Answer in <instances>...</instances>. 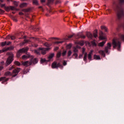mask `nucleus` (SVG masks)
<instances>
[{"label": "nucleus", "mask_w": 124, "mask_h": 124, "mask_svg": "<svg viewBox=\"0 0 124 124\" xmlns=\"http://www.w3.org/2000/svg\"><path fill=\"white\" fill-rule=\"evenodd\" d=\"M66 54V51H64L62 52V56L63 57H64V56H65V55Z\"/></svg>", "instance_id": "nucleus-41"}, {"label": "nucleus", "mask_w": 124, "mask_h": 124, "mask_svg": "<svg viewBox=\"0 0 124 124\" xmlns=\"http://www.w3.org/2000/svg\"><path fill=\"white\" fill-rule=\"evenodd\" d=\"M5 74L6 76H11V75L12 76V73H11V72L9 71L6 72Z\"/></svg>", "instance_id": "nucleus-21"}, {"label": "nucleus", "mask_w": 124, "mask_h": 124, "mask_svg": "<svg viewBox=\"0 0 124 124\" xmlns=\"http://www.w3.org/2000/svg\"><path fill=\"white\" fill-rule=\"evenodd\" d=\"M107 11L108 12V13H111V10L110 9H108Z\"/></svg>", "instance_id": "nucleus-59"}, {"label": "nucleus", "mask_w": 124, "mask_h": 124, "mask_svg": "<svg viewBox=\"0 0 124 124\" xmlns=\"http://www.w3.org/2000/svg\"><path fill=\"white\" fill-rule=\"evenodd\" d=\"M14 68H15L14 66H11L9 67V70H12V69H14Z\"/></svg>", "instance_id": "nucleus-42"}, {"label": "nucleus", "mask_w": 124, "mask_h": 124, "mask_svg": "<svg viewBox=\"0 0 124 124\" xmlns=\"http://www.w3.org/2000/svg\"><path fill=\"white\" fill-rule=\"evenodd\" d=\"M73 36H74V34H72V35H70L68 36V37L69 38H72V37H73Z\"/></svg>", "instance_id": "nucleus-45"}, {"label": "nucleus", "mask_w": 124, "mask_h": 124, "mask_svg": "<svg viewBox=\"0 0 124 124\" xmlns=\"http://www.w3.org/2000/svg\"><path fill=\"white\" fill-rule=\"evenodd\" d=\"M99 38L101 40H103L105 39V37L103 36V35H102L101 36H99Z\"/></svg>", "instance_id": "nucleus-30"}, {"label": "nucleus", "mask_w": 124, "mask_h": 124, "mask_svg": "<svg viewBox=\"0 0 124 124\" xmlns=\"http://www.w3.org/2000/svg\"><path fill=\"white\" fill-rule=\"evenodd\" d=\"M67 54L68 57H70V56H71V54H72V52L71 51V50H69Z\"/></svg>", "instance_id": "nucleus-36"}, {"label": "nucleus", "mask_w": 124, "mask_h": 124, "mask_svg": "<svg viewBox=\"0 0 124 124\" xmlns=\"http://www.w3.org/2000/svg\"><path fill=\"white\" fill-rule=\"evenodd\" d=\"M31 56L30 54H28L27 55H23L22 56V60H28V59H30Z\"/></svg>", "instance_id": "nucleus-9"}, {"label": "nucleus", "mask_w": 124, "mask_h": 124, "mask_svg": "<svg viewBox=\"0 0 124 124\" xmlns=\"http://www.w3.org/2000/svg\"><path fill=\"white\" fill-rule=\"evenodd\" d=\"M64 41H60V42H56L55 43V44H62V43H63V42H64V41H65V40H67L66 39H63Z\"/></svg>", "instance_id": "nucleus-23"}, {"label": "nucleus", "mask_w": 124, "mask_h": 124, "mask_svg": "<svg viewBox=\"0 0 124 124\" xmlns=\"http://www.w3.org/2000/svg\"><path fill=\"white\" fill-rule=\"evenodd\" d=\"M29 47H26L25 48H22V49H19L16 54L17 57L19 58V57L21 56V54L28 52V51H29Z\"/></svg>", "instance_id": "nucleus-2"}, {"label": "nucleus", "mask_w": 124, "mask_h": 124, "mask_svg": "<svg viewBox=\"0 0 124 124\" xmlns=\"http://www.w3.org/2000/svg\"><path fill=\"white\" fill-rule=\"evenodd\" d=\"M101 35H103V32H102V31H100V32H99V36H101Z\"/></svg>", "instance_id": "nucleus-48"}, {"label": "nucleus", "mask_w": 124, "mask_h": 124, "mask_svg": "<svg viewBox=\"0 0 124 124\" xmlns=\"http://www.w3.org/2000/svg\"><path fill=\"white\" fill-rule=\"evenodd\" d=\"M13 21H14L15 22H17V18H13Z\"/></svg>", "instance_id": "nucleus-57"}, {"label": "nucleus", "mask_w": 124, "mask_h": 124, "mask_svg": "<svg viewBox=\"0 0 124 124\" xmlns=\"http://www.w3.org/2000/svg\"><path fill=\"white\" fill-rule=\"evenodd\" d=\"M101 29L102 30H106V27H105V26H102L101 27Z\"/></svg>", "instance_id": "nucleus-52"}, {"label": "nucleus", "mask_w": 124, "mask_h": 124, "mask_svg": "<svg viewBox=\"0 0 124 124\" xmlns=\"http://www.w3.org/2000/svg\"><path fill=\"white\" fill-rule=\"evenodd\" d=\"M71 47H72V44H69L67 45L66 46L67 49H70L71 48Z\"/></svg>", "instance_id": "nucleus-29"}, {"label": "nucleus", "mask_w": 124, "mask_h": 124, "mask_svg": "<svg viewBox=\"0 0 124 124\" xmlns=\"http://www.w3.org/2000/svg\"><path fill=\"white\" fill-rule=\"evenodd\" d=\"M123 15V13H120V12H118L117 13V16L118 18H121L122 17V16Z\"/></svg>", "instance_id": "nucleus-31"}, {"label": "nucleus", "mask_w": 124, "mask_h": 124, "mask_svg": "<svg viewBox=\"0 0 124 124\" xmlns=\"http://www.w3.org/2000/svg\"><path fill=\"white\" fill-rule=\"evenodd\" d=\"M87 37L88 38H93V34L90 32H88L86 34Z\"/></svg>", "instance_id": "nucleus-14"}, {"label": "nucleus", "mask_w": 124, "mask_h": 124, "mask_svg": "<svg viewBox=\"0 0 124 124\" xmlns=\"http://www.w3.org/2000/svg\"><path fill=\"white\" fill-rule=\"evenodd\" d=\"M24 41L25 42L21 43L20 45H24L25 43H28V42H30V40L27 39H25Z\"/></svg>", "instance_id": "nucleus-27"}, {"label": "nucleus", "mask_w": 124, "mask_h": 124, "mask_svg": "<svg viewBox=\"0 0 124 124\" xmlns=\"http://www.w3.org/2000/svg\"><path fill=\"white\" fill-rule=\"evenodd\" d=\"M11 42H6V45H7V46H8V45H10L11 44Z\"/></svg>", "instance_id": "nucleus-50"}, {"label": "nucleus", "mask_w": 124, "mask_h": 124, "mask_svg": "<svg viewBox=\"0 0 124 124\" xmlns=\"http://www.w3.org/2000/svg\"><path fill=\"white\" fill-rule=\"evenodd\" d=\"M54 39H57V38H55V37H50L48 38V40H47V41H53V40H54Z\"/></svg>", "instance_id": "nucleus-24"}, {"label": "nucleus", "mask_w": 124, "mask_h": 124, "mask_svg": "<svg viewBox=\"0 0 124 124\" xmlns=\"http://www.w3.org/2000/svg\"><path fill=\"white\" fill-rule=\"evenodd\" d=\"M99 54H100L103 57H105V53H104V51L103 50H99L98 51Z\"/></svg>", "instance_id": "nucleus-17"}, {"label": "nucleus", "mask_w": 124, "mask_h": 124, "mask_svg": "<svg viewBox=\"0 0 124 124\" xmlns=\"http://www.w3.org/2000/svg\"><path fill=\"white\" fill-rule=\"evenodd\" d=\"M7 51H9V47H5L2 49L3 53L4 52H7Z\"/></svg>", "instance_id": "nucleus-25"}, {"label": "nucleus", "mask_w": 124, "mask_h": 124, "mask_svg": "<svg viewBox=\"0 0 124 124\" xmlns=\"http://www.w3.org/2000/svg\"><path fill=\"white\" fill-rule=\"evenodd\" d=\"M93 59L94 60H100V56L99 55H94Z\"/></svg>", "instance_id": "nucleus-19"}, {"label": "nucleus", "mask_w": 124, "mask_h": 124, "mask_svg": "<svg viewBox=\"0 0 124 124\" xmlns=\"http://www.w3.org/2000/svg\"><path fill=\"white\" fill-rule=\"evenodd\" d=\"M28 5V3H23L20 5V8H24V7H27Z\"/></svg>", "instance_id": "nucleus-12"}, {"label": "nucleus", "mask_w": 124, "mask_h": 124, "mask_svg": "<svg viewBox=\"0 0 124 124\" xmlns=\"http://www.w3.org/2000/svg\"><path fill=\"white\" fill-rule=\"evenodd\" d=\"M86 51V48H82V53L83 54H85V53H86V52H85Z\"/></svg>", "instance_id": "nucleus-38"}, {"label": "nucleus", "mask_w": 124, "mask_h": 124, "mask_svg": "<svg viewBox=\"0 0 124 124\" xmlns=\"http://www.w3.org/2000/svg\"><path fill=\"white\" fill-rule=\"evenodd\" d=\"M59 49V47L57 46L54 48V51H57Z\"/></svg>", "instance_id": "nucleus-58"}, {"label": "nucleus", "mask_w": 124, "mask_h": 124, "mask_svg": "<svg viewBox=\"0 0 124 124\" xmlns=\"http://www.w3.org/2000/svg\"><path fill=\"white\" fill-rule=\"evenodd\" d=\"M41 1L42 3H43L44 2H45V0H41Z\"/></svg>", "instance_id": "nucleus-64"}, {"label": "nucleus", "mask_w": 124, "mask_h": 124, "mask_svg": "<svg viewBox=\"0 0 124 124\" xmlns=\"http://www.w3.org/2000/svg\"><path fill=\"white\" fill-rule=\"evenodd\" d=\"M5 10H6V11H9L10 10V6L5 7Z\"/></svg>", "instance_id": "nucleus-34"}, {"label": "nucleus", "mask_w": 124, "mask_h": 124, "mask_svg": "<svg viewBox=\"0 0 124 124\" xmlns=\"http://www.w3.org/2000/svg\"><path fill=\"white\" fill-rule=\"evenodd\" d=\"M0 7H5V4H1L0 5Z\"/></svg>", "instance_id": "nucleus-55"}, {"label": "nucleus", "mask_w": 124, "mask_h": 124, "mask_svg": "<svg viewBox=\"0 0 124 124\" xmlns=\"http://www.w3.org/2000/svg\"><path fill=\"white\" fill-rule=\"evenodd\" d=\"M5 45H6V41H5V42L1 43V46L2 47H3V46H5Z\"/></svg>", "instance_id": "nucleus-32"}, {"label": "nucleus", "mask_w": 124, "mask_h": 124, "mask_svg": "<svg viewBox=\"0 0 124 124\" xmlns=\"http://www.w3.org/2000/svg\"><path fill=\"white\" fill-rule=\"evenodd\" d=\"M7 55H9V57L8 58L7 61H6V66L9 65L10 63L13 62V53L11 52H8L7 53Z\"/></svg>", "instance_id": "nucleus-1"}, {"label": "nucleus", "mask_w": 124, "mask_h": 124, "mask_svg": "<svg viewBox=\"0 0 124 124\" xmlns=\"http://www.w3.org/2000/svg\"><path fill=\"white\" fill-rule=\"evenodd\" d=\"M51 48L50 47L43 48H39V50L41 51L42 55H46V51H49Z\"/></svg>", "instance_id": "nucleus-7"}, {"label": "nucleus", "mask_w": 124, "mask_h": 124, "mask_svg": "<svg viewBox=\"0 0 124 124\" xmlns=\"http://www.w3.org/2000/svg\"><path fill=\"white\" fill-rule=\"evenodd\" d=\"M73 52L74 53H78V48L76 47H73Z\"/></svg>", "instance_id": "nucleus-28"}, {"label": "nucleus", "mask_w": 124, "mask_h": 124, "mask_svg": "<svg viewBox=\"0 0 124 124\" xmlns=\"http://www.w3.org/2000/svg\"><path fill=\"white\" fill-rule=\"evenodd\" d=\"M112 45H113V48H116L117 46L119 48H121V43L117 39H114L112 41Z\"/></svg>", "instance_id": "nucleus-4"}, {"label": "nucleus", "mask_w": 124, "mask_h": 124, "mask_svg": "<svg viewBox=\"0 0 124 124\" xmlns=\"http://www.w3.org/2000/svg\"><path fill=\"white\" fill-rule=\"evenodd\" d=\"M33 4L37 5L38 4V1L37 0H33Z\"/></svg>", "instance_id": "nucleus-33"}, {"label": "nucleus", "mask_w": 124, "mask_h": 124, "mask_svg": "<svg viewBox=\"0 0 124 124\" xmlns=\"http://www.w3.org/2000/svg\"><path fill=\"white\" fill-rule=\"evenodd\" d=\"M10 38L12 40H15L16 39L15 36H10Z\"/></svg>", "instance_id": "nucleus-37"}, {"label": "nucleus", "mask_w": 124, "mask_h": 124, "mask_svg": "<svg viewBox=\"0 0 124 124\" xmlns=\"http://www.w3.org/2000/svg\"><path fill=\"white\" fill-rule=\"evenodd\" d=\"M66 64H67L66 61H64L63 62V65H66Z\"/></svg>", "instance_id": "nucleus-51"}, {"label": "nucleus", "mask_w": 124, "mask_h": 124, "mask_svg": "<svg viewBox=\"0 0 124 124\" xmlns=\"http://www.w3.org/2000/svg\"><path fill=\"white\" fill-rule=\"evenodd\" d=\"M73 56H74V57H75V59H77V58L78 57V54L76 53H75L73 54Z\"/></svg>", "instance_id": "nucleus-40"}, {"label": "nucleus", "mask_w": 124, "mask_h": 124, "mask_svg": "<svg viewBox=\"0 0 124 124\" xmlns=\"http://www.w3.org/2000/svg\"><path fill=\"white\" fill-rule=\"evenodd\" d=\"M54 57H55V53H51L48 56V59L49 60H51V59H53V58H54Z\"/></svg>", "instance_id": "nucleus-16"}, {"label": "nucleus", "mask_w": 124, "mask_h": 124, "mask_svg": "<svg viewBox=\"0 0 124 124\" xmlns=\"http://www.w3.org/2000/svg\"><path fill=\"white\" fill-rule=\"evenodd\" d=\"M51 67L52 68H58V67H61V68H62L63 66L61 64V63H58L57 62L54 61L51 64Z\"/></svg>", "instance_id": "nucleus-3"}, {"label": "nucleus", "mask_w": 124, "mask_h": 124, "mask_svg": "<svg viewBox=\"0 0 124 124\" xmlns=\"http://www.w3.org/2000/svg\"><path fill=\"white\" fill-rule=\"evenodd\" d=\"M46 61V60H45V59H41V62L42 63L45 62Z\"/></svg>", "instance_id": "nucleus-44"}, {"label": "nucleus", "mask_w": 124, "mask_h": 124, "mask_svg": "<svg viewBox=\"0 0 124 124\" xmlns=\"http://www.w3.org/2000/svg\"><path fill=\"white\" fill-rule=\"evenodd\" d=\"M4 79H5V77L0 78V81H3V80H4Z\"/></svg>", "instance_id": "nucleus-46"}, {"label": "nucleus", "mask_w": 124, "mask_h": 124, "mask_svg": "<svg viewBox=\"0 0 124 124\" xmlns=\"http://www.w3.org/2000/svg\"><path fill=\"white\" fill-rule=\"evenodd\" d=\"M40 52L41 50H39V48L38 50L35 49L34 50V53L37 55H40Z\"/></svg>", "instance_id": "nucleus-18"}, {"label": "nucleus", "mask_w": 124, "mask_h": 124, "mask_svg": "<svg viewBox=\"0 0 124 124\" xmlns=\"http://www.w3.org/2000/svg\"><path fill=\"white\" fill-rule=\"evenodd\" d=\"M120 1L121 3H123L124 2V0H120Z\"/></svg>", "instance_id": "nucleus-63"}, {"label": "nucleus", "mask_w": 124, "mask_h": 124, "mask_svg": "<svg viewBox=\"0 0 124 124\" xmlns=\"http://www.w3.org/2000/svg\"><path fill=\"white\" fill-rule=\"evenodd\" d=\"M92 44L93 46H96V44L94 42H92Z\"/></svg>", "instance_id": "nucleus-53"}, {"label": "nucleus", "mask_w": 124, "mask_h": 124, "mask_svg": "<svg viewBox=\"0 0 124 124\" xmlns=\"http://www.w3.org/2000/svg\"><path fill=\"white\" fill-rule=\"evenodd\" d=\"M105 43H106V42H105V41L102 42L101 43H99L98 44V46H99V47H103V46H104Z\"/></svg>", "instance_id": "nucleus-13"}, {"label": "nucleus", "mask_w": 124, "mask_h": 124, "mask_svg": "<svg viewBox=\"0 0 124 124\" xmlns=\"http://www.w3.org/2000/svg\"><path fill=\"white\" fill-rule=\"evenodd\" d=\"M44 46H45L46 47H50V46H52V44H50L47 42L45 43L44 44Z\"/></svg>", "instance_id": "nucleus-22"}, {"label": "nucleus", "mask_w": 124, "mask_h": 124, "mask_svg": "<svg viewBox=\"0 0 124 124\" xmlns=\"http://www.w3.org/2000/svg\"><path fill=\"white\" fill-rule=\"evenodd\" d=\"M2 69H3V66H0V70H2Z\"/></svg>", "instance_id": "nucleus-61"}, {"label": "nucleus", "mask_w": 124, "mask_h": 124, "mask_svg": "<svg viewBox=\"0 0 124 124\" xmlns=\"http://www.w3.org/2000/svg\"><path fill=\"white\" fill-rule=\"evenodd\" d=\"M81 38H86V36H85V35H82L81 36Z\"/></svg>", "instance_id": "nucleus-60"}, {"label": "nucleus", "mask_w": 124, "mask_h": 124, "mask_svg": "<svg viewBox=\"0 0 124 124\" xmlns=\"http://www.w3.org/2000/svg\"><path fill=\"white\" fill-rule=\"evenodd\" d=\"M2 13H4V11L0 9V14H2Z\"/></svg>", "instance_id": "nucleus-47"}, {"label": "nucleus", "mask_w": 124, "mask_h": 124, "mask_svg": "<svg viewBox=\"0 0 124 124\" xmlns=\"http://www.w3.org/2000/svg\"><path fill=\"white\" fill-rule=\"evenodd\" d=\"M9 51L10 50H14V46H10V47H9Z\"/></svg>", "instance_id": "nucleus-43"}, {"label": "nucleus", "mask_w": 124, "mask_h": 124, "mask_svg": "<svg viewBox=\"0 0 124 124\" xmlns=\"http://www.w3.org/2000/svg\"><path fill=\"white\" fill-rule=\"evenodd\" d=\"M93 50H92L88 55V58L90 61H92V55H93Z\"/></svg>", "instance_id": "nucleus-10"}, {"label": "nucleus", "mask_w": 124, "mask_h": 124, "mask_svg": "<svg viewBox=\"0 0 124 124\" xmlns=\"http://www.w3.org/2000/svg\"><path fill=\"white\" fill-rule=\"evenodd\" d=\"M78 44L79 45H80V46H83V45H84V43L83 42H79L78 43Z\"/></svg>", "instance_id": "nucleus-49"}, {"label": "nucleus", "mask_w": 124, "mask_h": 124, "mask_svg": "<svg viewBox=\"0 0 124 124\" xmlns=\"http://www.w3.org/2000/svg\"><path fill=\"white\" fill-rule=\"evenodd\" d=\"M61 55H62V53H61V52H59L58 53H57V58H60Z\"/></svg>", "instance_id": "nucleus-35"}, {"label": "nucleus", "mask_w": 124, "mask_h": 124, "mask_svg": "<svg viewBox=\"0 0 124 124\" xmlns=\"http://www.w3.org/2000/svg\"><path fill=\"white\" fill-rule=\"evenodd\" d=\"M83 55H84L83 61H84V62H87V58L88 57V53L87 52H85L84 54H83Z\"/></svg>", "instance_id": "nucleus-11"}, {"label": "nucleus", "mask_w": 124, "mask_h": 124, "mask_svg": "<svg viewBox=\"0 0 124 124\" xmlns=\"http://www.w3.org/2000/svg\"><path fill=\"white\" fill-rule=\"evenodd\" d=\"M93 34L94 37H95V38H96V37H97V36H98L97 30H96L94 31Z\"/></svg>", "instance_id": "nucleus-15"}, {"label": "nucleus", "mask_w": 124, "mask_h": 124, "mask_svg": "<svg viewBox=\"0 0 124 124\" xmlns=\"http://www.w3.org/2000/svg\"><path fill=\"white\" fill-rule=\"evenodd\" d=\"M38 62V60L37 59L35 58L33 60V61H32V63H33V64H36V63Z\"/></svg>", "instance_id": "nucleus-20"}, {"label": "nucleus", "mask_w": 124, "mask_h": 124, "mask_svg": "<svg viewBox=\"0 0 124 124\" xmlns=\"http://www.w3.org/2000/svg\"><path fill=\"white\" fill-rule=\"evenodd\" d=\"M20 70H21V68H17L14 70H13L12 72V77H15L18 75V73L20 72Z\"/></svg>", "instance_id": "nucleus-6"}, {"label": "nucleus", "mask_w": 124, "mask_h": 124, "mask_svg": "<svg viewBox=\"0 0 124 124\" xmlns=\"http://www.w3.org/2000/svg\"><path fill=\"white\" fill-rule=\"evenodd\" d=\"M19 14L20 15H24V14L22 12H19Z\"/></svg>", "instance_id": "nucleus-62"}, {"label": "nucleus", "mask_w": 124, "mask_h": 124, "mask_svg": "<svg viewBox=\"0 0 124 124\" xmlns=\"http://www.w3.org/2000/svg\"><path fill=\"white\" fill-rule=\"evenodd\" d=\"M32 64V61H27L25 62H22L21 65H23L25 67H28Z\"/></svg>", "instance_id": "nucleus-5"}, {"label": "nucleus", "mask_w": 124, "mask_h": 124, "mask_svg": "<svg viewBox=\"0 0 124 124\" xmlns=\"http://www.w3.org/2000/svg\"><path fill=\"white\" fill-rule=\"evenodd\" d=\"M109 50H111V43H108L107 46L105 47V52L108 54Z\"/></svg>", "instance_id": "nucleus-8"}, {"label": "nucleus", "mask_w": 124, "mask_h": 124, "mask_svg": "<svg viewBox=\"0 0 124 124\" xmlns=\"http://www.w3.org/2000/svg\"><path fill=\"white\" fill-rule=\"evenodd\" d=\"M14 63L16 65H18V66H20L21 65V63L18 61H16L14 62Z\"/></svg>", "instance_id": "nucleus-26"}, {"label": "nucleus", "mask_w": 124, "mask_h": 124, "mask_svg": "<svg viewBox=\"0 0 124 124\" xmlns=\"http://www.w3.org/2000/svg\"><path fill=\"white\" fill-rule=\"evenodd\" d=\"M5 39H6V40H7V39H10V36H9V35L7 36L6 37Z\"/></svg>", "instance_id": "nucleus-56"}, {"label": "nucleus", "mask_w": 124, "mask_h": 124, "mask_svg": "<svg viewBox=\"0 0 124 124\" xmlns=\"http://www.w3.org/2000/svg\"><path fill=\"white\" fill-rule=\"evenodd\" d=\"M10 10H15V7L14 6H10Z\"/></svg>", "instance_id": "nucleus-39"}, {"label": "nucleus", "mask_w": 124, "mask_h": 124, "mask_svg": "<svg viewBox=\"0 0 124 124\" xmlns=\"http://www.w3.org/2000/svg\"><path fill=\"white\" fill-rule=\"evenodd\" d=\"M15 5H16V6H18V2H16V1H15L14 2Z\"/></svg>", "instance_id": "nucleus-54"}]
</instances>
